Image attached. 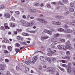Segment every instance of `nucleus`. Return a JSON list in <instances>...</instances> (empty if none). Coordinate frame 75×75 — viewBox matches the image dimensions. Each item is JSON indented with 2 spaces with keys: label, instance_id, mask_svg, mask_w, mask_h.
<instances>
[{
  "label": "nucleus",
  "instance_id": "nucleus-1",
  "mask_svg": "<svg viewBox=\"0 0 75 75\" xmlns=\"http://www.w3.org/2000/svg\"><path fill=\"white\" fill-rule=\"evenodd\" d=\"M38 59V57L37 56H35L31 59V61H30V60H29L28 61H26L25 62V64L28 65H30V64H34V63L37 61Z\"/></svg>",
  "mask_w": 75,
  "mask_h": 75
},
{
  "label": "nucleus",
  "instance_id": "nucleus-2",
  "mask_svg": "<svg viewBox=\"0 0 75 75\" xmlns=\"http://www.w3.org/2000/svg\"><path fill=\"white\" fill-rule=\"evenodd\" d=\"M40 60L43 62H46L47 61L49 62H51V59L52 58H49L48 57H45L43 56H41L40 57Z\"/></svg>",
  "mask_w": 75,
  "mask_h": 75
},
{
  "label": "nucleus",
  "instance_id": "nucleus-3",
  "mask_svg": "<svg viewBox=\"0 0 75 75\" xmlns=\"http://www.w3.org/2000/svg\"><path fill=\"white\" fill-rule=\"evenodd\" d=\"M21 24L23 26H25L27 27H30V23L27 21H22L21 22Z\"/></svg>",
  "mask_w": 75,
  "mask_h": 75
},
{
  "label": "nucleus",
  "instance_id": "nucleus-4",
  "mask_svg": "<svg viewBox=\"0 0 75 75\" xmlns=\"http://www.w3.org/2000/svg\"><path fill=\"white\" fill-rule=\"evenodd\" d=\"M70 44L69 42H68L66 43L67 45L65 46V48L66 49H67V50H70L72 48L71 46H69V44Z\"/></svg>",
  "mask_w": 75,
  "mask_h": 75
},
{
  "label": "nucleus",
  "instance_id": "nucleus-5",
  "mask_svg": "<svg viewBox=\"0 0 75 75\" xmlns=\"http://www.w3.org/2000/svg\"><path fill=\"white\" fill-rule=\"evenodd\" d=\"M57 43H58V42H57V41H56V40H54L53 41V44H52L51 45L52 48H55V46H54V45L53 44L55 45L57 44Z\"/></svg>",
  "mask_w": 75,
  "mask_h": 75
},
{
  "label": "nucleus",
  "instance_id": "nucleus-6",
  "mask_svg": "<svg viewBox=\"0 0 75 75\" xmlns=\"http://www.w3.org/2000/svg\"><path fill=\"white\" fill-rule=\"evenodd\" d=\"M43 32L47 33L48 34L50 35H52V33L49 30H48L47 29H45L43 31Z\"/></svg>",
  "mask_w": 75,
  "mask_h": 75
},
{
  "label": "nucleus",
  "instance_id": "nucleus-7",
  "mask_svg": "<svg viewBox=\"0 0 75 75\" xmlns=\"http://www.w3.org/2000/svg\"><path fill=\"white\" fill-rule=\"evenodd\" d=\"M65 22L67 24H69L70 25H75V23L74 22H71L68 21H66Z\"/></svg>",
  "mask_w": 75,
  "mask_h": 75
},
{
  "label": "nucleus",
  "instance_id": "nucleus-8",
  "mask_svg": "<svg viewBox=\"0 0 75 75\" xmlns=\"http://www.w3.org/2000/svg\"><path fill=\"white\" fill-rule=\"evenodd\" d=\"M37 21H39L41 23H44V19H40V18H38L37 19Z\"/></svg>",
  "mask_w": 75,
  "mask_h": 75
},
{
  "label": "nucleus",
  "instance_id": "nucleus-9",
  "mask_svg": "<svg viewBox=\"0 0 75 75\" xmlns=\"http://www.w3.org/2000/svg\"><path fill=\"white\" fill-rule=\"evenodd\" d=\"M49 37H48L47 36H42L41 37V40L42 41H44V40H46V39H47Z\"/></svg>",
  "mask_w": 75,
  "mask_h": 75
},
{
  "label": "nucleus",
  "instance_id": "nucleus-10",
  "mask_svg": "<svg viewBox=\"0 0 75 75\" xmlns=\"http://www.w3.org/2000/svg\"><path fill=\"white\" fill-rule=\"evenodd\" d=\"M57 47L58 49H59V50H61L64 49V46L61 45H58L57 46Z\"/></svg>",
  "mask_w": 75,
  "mask_h": 75
},
{
  "label": "nucleus",
  "instance_id": "nucleus-11",
  "mask_svg": "<svg viewBox=\"0 0 75 75\" xmlns=\"http://www.w3.org/2000/svg\"><path fill=\"white\" fill-rule=\"evenodd\" d=\"M4 17L6 18H10V14L8 13H6L4 15Z\"/></svg>",
  "mask_w": 75,
  "mask_h": 75
},
{
  "label": "nucleus",
  "instance_id": "nucleus-12",
  "mask_svg": "<svg viewBox=\"0 0 75 75\" xmlns=\"http://www.w3.org/2000/svg\"><path fill=\"white\" fill-rule=\"evenodd\" d=\"M4 26L5 27L6 29H10V27H8V24L7 23H5L4 24Z\"/></svg>",
  "mask_w": 75,
  "mask_h": 75
},
{
  "label": "nucleus",
  "instance_id": "nucleus-13",
  "mask_svg": "<svg viewBox=\"0 0 75 75\" xmlns=\"http://www.w3.org/2000/svg\"><path fill=\"white\" fill-rule=\"evenodd\" d=\"M54 69V68L52 67L49 68L47 69V72H51Z\"/></svg>",
  "mask_w": 75,
  "mask_h": 75
},
{
  "label": "nucleus",
  "instance_id": "nucleus-14",
  "mask_svg": "<svg viewBox=\"0 0 75 75\" xmlns=\"http://www.w3.org/2000/svg\"><path fill=\"white\" fill-rule=\"evenodd\" d=\"M10 26L11 27L13 28L15 27V26H16V25L14 23H10Z\"/></svg>",
  "mask_w": 75,
  "mask_h": 75
},
{
  "label": "nucleus",
  "instance_id": "nucleus-15",
  "mask_svg": "<svg viewBox=\"0 0 75 75\" xmlns=\"http://www.w3.org/2000/svg\"><path fill=\"white\" fill-rule=\"evenodd\" d=\"M17 38L18 39V40H21L22 41H23L24 40V38L21 36H17Z\"/></svg>",
  "mask_w": 75,
  "mask_h": 75
},
{
  "label": "nucleus",
  "instance_id": "nucleus-16",
  "mask_svg": "<svg viewBox=\"0 0 75 75\" xmlns=\"http://www.w3.org/2000/svg\"><path fill=\"white\" fill-rule=\"evenodd\" d=\"M71 68L70 67H69L67 69L68 73H70L71 72Z\"/></svg>",
  "mask_w": 75,
  "mask_h": 75
},
{
  "label": "nucleus",
  "instance_id": "nucleus-17",
  "mask_svg": "<svg viewBox=\"0 0 75 75\" xmlns=\"http://www.w3.org/2000/svg\"><path fill=\"white\" fill-rule=\"evenodd\" d=\"M62 58H63V59H68L69 60L70 59V57L68 56V57H62Z\"/></svg>",
  "mask_w": 75,
  "mask_h": 75
},
{
  "label": "nucleus",
  "instance_id": "nucleus-18",
  "mask_svg": "<svg viewBox=\"0 0 75 75\" xmlns=\"http://www.w3.org/2000/svg\"><path fill=\"white\" fill-rule=\"evenodd\" d=\"M69 11H70V12H73L74 11V8L72 7L69 8Z\"/></svg>",
  "mask_w": 75,
  "mask_h": 75
},
{
  "label": "nucleus",
  "instance_id": "nucleus-19",
  "mask_svg": "<svg viewBox=\"0 0 75 75\" xmlns=\"http://www.w3.org/2000/svg\"><path fill=\"white\" fill-rule=\"evenodd\" d=\"M30 11L32 13H37V11L33 9H30Z\"/></svg>",
  "mask_w": 75,
  "mask_h": 75
},
{
  "label": "nucleus",
  "instance_id": "nucleus-20",
  "mask_svg": "<svg viewBox=\"0 0 75 75\" xmlns=\"http://www.w3.org/2000/svg\"><path fill=\"white\" fill-rule=\"evenodd\" d=\"M22 34L24 36H28L29 35V34L24 32Z\"/></svg>",
  "mask_w": 75,
  "mask_h": 75
},
{
  "label": "nucleus",
  "instance_id": "nucleus-21",
  "mask_svg": "<svg viewBox=\"0 0 75 75\" xmlns=\"http://www.w3.org/2000/svg\"><path fill=\"white\" fill-rule=\"evenodd\" d=\"M56 25H61V22L59 21L56 22Z\"/></svg>",
  "mask_w": 75,
  "mask_h": 75
},
{
  "label": "nucleus",
  "instance_id": "nucleus-22",
  "mask_svg": "<svg viewBox=\"0 0 75 75\" xmlns=\"http://www.w3.org/2000/svg\"><path fill=\"white\" fill-rule=\"evenodd\" d=\"M4 42H5V43H8V40H7V39L6 38H4Z\"/></svg>",
  "mask_w": 75,
  "mask_h": 75
},
{
  "label": "nucleus",
  "instance_id": "nucleus-23",
  "mask_svg": "<svg viewBox=\"0 0 75 75\" xmlns=\"http://www.w3.org/2000/svg\"><path fill=\"white\" fill-rule=\"evenodd\" d=\"M31 24L33 25H35V22L34 21H33L31 22Z\"/></svg>",
  "mask_w": 75,
  "mask_h": 75
},
{
  "label": "nucleus",
  "instance_id": "nucleus-24",
  "mask_svg": "<svg viewBox=\"0 0 75 75\" xmlns=\"http://www.w3.org/2000/svg\"><path fill=\"white\" fill-rule=\"evenodd\" d=\"M8 49L9 51H11L12 50V47L11 46H9L8 47Z\"/></svg>",
  "mask_w": 75,
  "mask_h": 75
},
{
  "label": "nucleus",
  "instance_id": "nucleus-25",
  "mask_svg": "<svg viewBox=\"0 0 75 75\" xmlns=\"http://www.w3.org/2000/svg\"><path fill=\"white\" fill-rule=\"evenodd\" d=\"M59 68L60 70L62 71L63 72H65V70L64 69L61 67H59Z\"/></svg>",
  "mask_w": 75,
  "mask_h": 75
},
{
  "label": "nucleus",
  "instance_id": "nucleus-26",
  "mask_svg": "<svg viewBox=\"0 0 75 75\" xmlns=\"http://www.w3.org/2000/svg\"><path fill=\"white\" fill-rule=\"evenodd\" d=\"M52 24L53 25H56L57 24V22L55 21H52Z\"/></svg>",
  "mask_w": 75,
  "mask_h": 75
},
{
  "label": "nucleus",
  "instance_id": "nucleus-27",
  "mask_svg": "<svg viewBox=\"0 0 75 75\" xmlns=\"http://www.w3.org/2000/svg\"><path fill=\"white\" fill-rule=\"evenodd\" d=\"M50 53L52 54V55H56V53L52 51H51Z\"/></svg>",
  "mask_w": 75,
  "mask_h": 75
},
{
  "label": "nucleus",
  "instance_id": "nucleus-28",
  "mask_svg": "<svg viewBox=\"0 0 75 75\" xmlns=\"http://www.w3.org/2000/svg\"><path fill=\"white\" fill-rule=\"evenodd\" d=\"M58 31L62 32V31H64V29L62 28H59L58 30Z\"/></svg>",
  "mask_w": 75,
  "mask_h": 75
},
{
  "label": "nucleus",
  "instance_id": "nucleus-29",
  "mask_svg": "<svg viewBox=\"0 0 75 75\" xmlns=\"http://www.w3.org/2000/svg\"><path fill=\"white\" fill-rule=\"evenodd\" d=\"M5 75H11V74H10V73L9 71H7L6 73L5 74Z\"/></svg>",
  "mask_w": 75,
  "mask_h": 75
},
{
  "label": "nucleus",
  "instance_id": "nucleus-30",
  "mask_svg": "<svg viewBox=\"0 0 75 75\" xmlns=\"http://www.w3.org/2000/svg\"><path fill=\"white\" fill-rule=\"evenodd\" d=\"M66 54L67 55H70V52L69 51H67L66 52Z\"/></svg>",
  "mask_w": 75,
  "mask_h": 75
},
{
  "label": "nucleus",
  "instance_id": "nucleus-31",
  "mask_svg": "<svg viewBox=\"0 0 75 75\" xmlns=\"http://www.w3.org/2000/svg\"><path fill=\"white\" fill-rule=\"evenodd\" d=\"M61 66H62V67H67V65L65 64H62Z\"/></svg>",
  "mask_w": 75,
  "mask_h": 75
},
{
  "label": "nucleus",
  "instance_id": "nucleus-32",
  "mask_svg": "<svg viewBox=\"0 0 75 75\" xmlns=\"http://www.w3.org/2000/svg\"><path fill=\"white\" fill-rule=\"evenodd\" d=\"M15 51L16 52V54L18 53V52L19 51H20V50H19V49H15Z\"/></svg>",
  "mask_w": 75,
  "mask_h": 75
},
{
  "label": "nucleus",
  "instance_id": "nucleus-33",
  "mask_svg": "<svg viewBox=\"0 0 75 75\" xmlns=\"http://www.w3.org/2000/svg\"><path fill=\"white\" fill-rule=\"evenodd\" d=\"M58 17L59 19H63L64 18V17L63 16H59Z\"/></svg>",
  "mask_w": 75,
  "mask_h": 75
},
{
  "label": "nucleus",
  "instance_id": "nucleus-34",
  "mask_svg": "<svg viewBox=\"0 0 75 75\" xmlns=\"http://www.w3.org/2000/svg\"><path fill=\"white\" fill-rule=\"evenodd\" d=\"M60 41H61L62 42H65V39H61L60 40Z\"/></svg>",
  "mask_w": 75,
  "mask_h": 75
},
{
  "label": "nucleus",
  "instance_id": "nucleus-35",
  "mask_svg": "<svg viewBox=\"0 0 75 75\" xmlns=\"http://www.w3.org/2000/svg\"><path fill=\"white\" fill-rule=\"evenodd\" d=\"M72 30L69 29H68V32L67 33H72Z\"/></svg>",
  "mask_w": 75,
  "mask_h": 75
},
{
  "label": "nucleus",
  "instance_id": "nucleus-36",
  "mask_svg": "<svg viewBox=\"0 0 75 75\" xmlns=\"http://www.w3.org/2000/svg\"><path fill=\"white\" fill-rule=\"evenodd\" d=\"M16 47H19L20 46V45L19 43H17L16 44Z\"/></svg>",
  "mask_w": 75,
  "mask_h": 75
},
{
  "label": "nucleus",
  "instance_id": "nucleus-37",
  "mask_svg": "<svg viewBox=\"0 0 75 75\" xmlns=\"http://www.w3.org/2000/svg\"><path fill=\"white\" fill-rule=\"evenodd\" d=\"M4 52L5 54H7L8 53V52L7 50H5L4 51Z\"/></svg>",
  "mask_w": 75,
  "mask_h": 75
},
{
  "label": "nucleus",
  "instance_id": "nucleus-38",
  "mask_svg": "<svg viewBox=\"0 0 75 75\" xmlns=\"http://www.w3.org/2000/svg\"><path fill=\"white\" fill-rule=\"evenodd\" d=\"M29 33H35V30H31L29 31Z\"/></svg>",
  "mask_w": 75,
  "mask_h": 75
},
{
  "label": "nucleus",
  "instance_id": "nucleus-39",
  "mask_svg": "<svg viewBox=\"0 0 75 75\" xmlns=\"http://www.w3.org/2000/svg\"><path fill=\"white\" fill-rule=\"evenodd\" d=\"M0 29L1 30H5V28H4V27L3 26H1L0 28Z\"/></svg>",
  "mask_w": 75,
  "mask_h": 75
},
{
  "label": "nucleus",
  "instance_id": "nucleus-40",
  "mask_svg": "<svg viewBox=\"0 0 75 75\" xmlns=\"http://www.w3.org/2000/svg\"><path fill=\"white\" fill-rule=\"evenodd\" d=\"M4 67V64H0V68H3Z\"/></svg>",
  "mask_w": 75,
  "mask_h": 75
},
{
  "label": "nucleus",
  "instance_id": "nucleus-41",
  "mask_svg": "<svg viewBox=\"0 0 75 75\" xmlns=\"http://www.w3.org/2000/svg\"><path fill=\"white\" fill-rule=\"evenodd\" d=\"M16 69L18 71L20 69V67L18 66H17L16 67Z\"/></svg>",
  "mask_w": 75,
  "mask_h": 75
},
{
  "label": "nucleus",
  "instance_id": "nucleus-42",
  "mask_svg": "<svg viewBox=\"0 0 75 75\" xmlns=\"http://www.w3.org/2000/svg\"><path fill=\"white\" fill-rule=\"evenodd\" d=\"M64 27L65 28H68V25H67L65 24L64 25Z\"/></svg>",
  "mask_w": 75,
  "mask_h": 75
},
{
  "label": "nucleus",
  "instance_id": "nucleus-43",
  "mask_svg": "<svg viewBox=\"0 0 75 75\" xmlns=\"http://www.w3.org/2000/svg\"><path fill=\"white\" fill-rule=\"evenodd\" d=\"M22 44H23V45H28V44H27V43H25V42H23L22 43Z\"/></svg>",
  "mask_w": 75,
  "mask_h": 75
},
{
  "label": "nucleus",
  "instance_id": "nucleus-44",
  "mask_svg": "<svg viewBox=\"0 0 75 75\" xmlns=\"http://www.w3.org/2000/svg\"><path fill=\"white\" fill-rule=\"evenodd\" d=\"M69 12H66L64 13V16H67V15H68V14H69Z\"/></svg>",
  "mask_w": 75,
  "mask_h": 75
},
{
  "label": "nucleus",
  "instance_id": "nucleus-45",
  "mask_svg": "<svg viewBox=\"0 0 75 75\" xmlns=\"http://www.w3.org/2000/svg\"><path fill=\"white\" fill-rule=\"evenodd\" d=\"M70 6L71 7H74V3L71 2L70 3Z\"/></svg>",
  "mask_w": 75,
  "mask_h": 75
},
{
  "label": "nucleus",
  "instance_id": "nucleus-46",
  "mask_svg": "<svg viewBox=\"0 0 75 75\" xmlns=\"http://www.w3.org/2000/svg\"><path fill=\"white\" fill-rule=\"evenodd\" d=\"M67 1L68 0H63V2H64V3L66 4L67 3Z\"/></svg>",
  "mask_w": 75,
  "mask_h": 75
},
{
  "label": "nucleus",
  "instance_id": "nucleus-47",
  "mask_svg": "<svg viewBox=\"0 0 75 75\" xmlns=\"http://www.w3.org/2000/svg\"><path fill=\"white\" fill-rule=\"evenodd\" d=\"M47 55H48L49 56H50V57H51V56H52V54L51 53V54L50 53H47Z\"/></svg>",
  "mask_w": 75,
  "mask_h": 75
},
{
  "label": "nucleus",
  "instance_id": "nucleus-48",
  "mask_svg": "<svg viewBox=\"0 0 75 75\" xmlns=\"http://www.w3.org/2000/svg\"><path fill=\"white\" fill-rule=\"evenodd\" d=\"M56 61V59L55 58H52V61Z\"/></svg>",
  "mask_w": 75,
  "mask_h": 75
},
{
  "label": "nucleus",
  "instance_id": "nucleus-49",
  "mask_svg": "<svg viewBox=\"0 0 75 75\" xmlns=\"http://www.w3.org/2000/svg\"><path fill=\"white\" fill-rule=\"evenodd\" d=\"M47 7L48 8H51V6L49 4H47Z\"/></svg>",
  "mask_w": 75,
  "mask_h": 75
},
{
  "label": "nucleus",
  "instance_id": "nucleus-50",
  "mask_svg": "<svg viewBox=\"0 0 75 75\" xmlns=\"http://www.w3.org/2000/svg\"><path fill=\"white\" fill-rule=\"evenodd\" d=\"M15 13H16L17 14H20V12L18 11H16Z\"/></svg>",
  "mask_w": 75,
  "mask_h": 75
},
{
  "label": "nucleus",
  "instance_id": "nucleus-51",
  "mask_svg": "<svg viewBox=\"0 0 75 75\" xmlns=\"http://www.w3.org/2000/svg\"><path fill=\"white\" fill-rule=\"evenodd\" d=\"M5 62H9V60H8V59H6L5 60Z\"/></svg>",
  "mask_w": 75,
  "mask_h": 75
},
{
  "label": "nucleus",
  "instance_id": "nucleus-52",
  "mask_svg": "<svg viewBox=\"0 0 75 75\" xmlns=\"http://www.w3.org/2000/svg\"><path fill=\"white\" fill-rule=\"evenodd\" d=\"M17 30L18 31V32H21V30L20 29H17Z\"/></svg>",
  "mask_w": 75,
  "mask_h": 75
},
{
  "label": "nucleus",
  "instance_id": "nucleus-53",
  "mask_svg": "<svg viewBox=\"0 0 75 75\" xmlns=\"http://www.w3.org/2000/svg\"><path fill=\"white\" fill-rule=\"evenodd\" d=\"M56 35H57V37H59V35H60V34L59 33H57L56 34Z\"/></svg>",
  "mask_w": 75,
  "mask_h": 75
},
{
  "label": "nucleus",
  "instance_id": "nucleus-54",
  "mask_svg": "<svg viewBox=\"0 0 75 75\" xmlns=\"http://www.w3.org/2000/svg\"><path fill=\"white\" fill-rule=\"evenodd\" d=\"M62 62L63 63H65L66 62L65 60H62Z\"/></svg>",
  "mask_w": 75,
  "mask_h": 75
},
{
  "label": "nucleus",
  "instance_id": "nucleus-55",
  "mask_svg": "<svg viewBox=\"0 0 75 75\" xmlns=\"http://www.w3.org/2000/svg\"><path fill=\"white\" fill-rule=\"evenodd\" d=\"M39 4L38 3H37L34 5L35 6H38Z\"/></svg>",
  "mask_w": 75,
  "mask_h": 75
},
{
  "label": "nucleus",
  "instance_id": "nucleus-56",
  "mask_svg": "<svg viewBox=\"0 0 75 75\" xmlns=\"http://www.w3.org/2000/svg\"><path fill=\"white\" fill-rule=\"evenodd\" d=\"M64 33H68V29L65 30L64 31Z\"/></svg>",
  "mask_w": 75,
  "mask_h": 75
},
{
  "label": "nucleus",
  "instance_id": "nucleus-57",
  "mask_svg": "<svg viewBox=\"0 0 75 75\" xmlns=\"http://www.w3.org/2000/svg\"><path fill=\"white\" fill-rule=\"evenodd\" d=\"M23 18H26V16H25V15H23Z\"/></svg>",
  "mask_w": 75,
  "mask_h": 75
},
{
  "label": "nucleus",
  "instance_id": "nucleus-58",
  "mask_svg": "<svg viewBox=\"0 0 75 75\" xmlns=\"http://www.w3.org/2000/svg\"><path fill=\"white\" fill-rule=\"evenodd\" d=\"M54 37H55V38H57V34H54Z\"/></svg>",
  "mask_w": 75,
  "mask_h": 75
},
{
  "label": "nucleus",
  "instance_id": "nucleus-59",
  "mask_svg": "<svg viewBox=\"0 0 75 75\" xmlns=\"http://www.w3.org/2000/svg\"><path fill=\"white\" fill-rule=\"evenodd\" d=\"M47 23H48V22H47V21H45V20H44V23H45V24H47Z\"/></svg>",
  "mask_w": 75,
  "mask_h": 75
},
{
  "label": "nucleus",
  "instance_id": "nucleus-60",
  "mask_svg": "<svg viewBox=\"0 0 75 75\" xmlns=\"http://www.w3.org/2000/svg\"><path fill=\"white\" fill-rule=\"evenodd\" d=\"M25 0H21V2H22V3H24V2H25Z\"/></svg>",
  "mask_w": 75,
  "mask_h": 75
},
{
  "label": "nucleus",
  "instance_id": "nucleus-61",
  "mask_svg": "<svg viewBox=\"0 0 75 75\" xmlns=\"http://www.w3.org/2000/svg\"><path fill=\"white\" fill-rule=\"evenodd\" d=\"M14 34H17V31H14Z\"/></svg>",
  "mask_w": 75,
  "mask_h": 75
},
{
  "label": "nucleus",
  "instance_id": "nucleus-62",
  "mask_svg": "<svg viewBox=\"0 0 75 75\" xmlns=\"http://www.w3.org/2000/svg\"><path fill=\"white\" fill-rule=\"evenodd\" d=\"M39 69H42V67L41 66H39Z\"/></svg>",
  "mask_w": 75,
  "mask_h": 75
},
{
  "label": "nucleus",
  "instance_id": "nucleus-63",
  "mask_svg": "<svg viewBox=\"0 0 75 75\" xmlns=\"http://www.w3.org/2000/svg\"><path fill=\"white\" fill-rule=\"evenodd\" d=\"M12 20L13 21H15V19L13 17H12Z\"/></svg>",
  "mask_w": 75,
  "mask_h": 75
},
{
  "label": "nucleus",
  "instance_id": "nucleus-64",
  "mask_svg": "<svg viewBox=\"0 0 75 75\" xmlns=\"http://www.w3.org/2000/svg\"><path fill=\"white\" fill-rule=\"evenodd\" d=\"M72 64H73V65L74 66V67H75V62H73L72 63Z\"/></svg>",
  "mask_w": 75,
  "mask_h": 75
}]
</instances>
